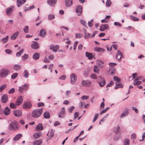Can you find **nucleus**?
<instances>
[{
  "instance_id": "obj_57",
  "label": "nucleus",
  "mask_w": 145,
  "mask_h": 145,
  "mask_svg": "<svg viewBox=\"0 0 145 145\" xmlns=\"http://www.w3.org/2000/svg\"><path fill=\"white\" fill-rule=\"evenodd\" d=\"M54 15L53 14H50L48 16V19L49 20H52L54 18Z\"/></svg>"
},
{
  "instance_id": "obj_5",
  "label": "nucleus",
  "mask_w": 145,
  "mask_h": 145,
  "mask_svg": "<svg viewBox=\"0 0 145 145\" xmlns=\"http://www.w3.org/2000/svg\"><path fill=\"white\" fill-rule=\"evenodd\" d=\"M70 78L71 84H74L77 79L76 75L75 74L72 73L70 75Z\"/></svg>"
},
{
  "instance_id": "obj_58",
  "label": "nucleus",
  "mask_w": 145,
  "mask_h": 145,
  "mask_svg": "<svg viewBox=\"0 0 145 145\" xmlns=\"http://www.w3.org/2000/svg\"><path fill=\"white\" fill-rule=\"evenodd\" d=\"M89 98V96L83 95L81 97V99L83 100L87 99Z\"/></svg>"
},
{
  "instance_id": "obj_51",
  "label": "nucleus",
  "mask_w": 145,
  "mask_h": 145,
  "mask_svg": "<svg viewBox=\"0 0 145 145\" xmlns=\"http://www.w3.org/2000/svg\"><path fill=\"white\" fill-rule=\"evenodd\" d=\"M24 76L25 77L27 78L29 76V73L27 70H25L24 71Z\"/></svg>"
},
{
  "instance_id": "obj_10",
  "label": "nucleus",
  "mask_w": 145,
  "mask_h": 145,
  "mask_svg": "<svg viewBox=\"0 0 145 145\" xmlns=\"http://www.w3.org/2000/svg\"><path fill=\"white\" fill-rule=\"evenodd\" d=\"M82 85L85 86H91V82L88 80H83L81 82Z\"/></svg>"
},
{
  "instance_id": "obj_9",
  "label": "nucleus",
  "mask_w": 145,
  "mask_h": 145,
  "mask_svg": "<svg viewBox=\"0 0 145 145\" xmlns=\"http://www.w3.org/2000/svg\"><path fill=\"white\" fill-rule=\"evenodd\" d=\"M14 8L13 6H10L6 9V14L7 15H10L12 14L13 10Z\"/></svg>"
},
{
  "instance_id": "obj_7",
  "label": "nucleus",
  "mask_w": 145,
  "mask_h": 145,
  "mask_svg": "<svg viewBox=\"0 0 145 145\" xmlns=\"http://www.w3.org/2000/svg\"><path fill=\"white\" fill-rule=\"evenodd\" d=\"M124 57L122 55L121 52L119 50H118L117 52L116 58L118 59V61L120 62L121 61V59Z\"/></svg>"
},
{
  "instance_id": "obj_56",
  "label": "nucleus",
  "mask_w": 145,
  "mask_h": 145,
  "mask_svg": "<svg viewBox=\"0 0 145 145\" xmlns=\"http://www.w3.org/2000/svg\"><path fill=\"white\" fill-rule=\"evenodd\" d=\"M90 77L91 78L97 79V75L94 73L92 74L90 76Z\"/></svg>"
},
{
  "instance_id": "obj_50",
  "label": "nucleus",
  "mask_w": 145,
  "mask_h": 145,
  "mask_svg": "<svg viewBox=\"0 0 145 145\" xmlns=\"http://www.w3.org/2000/svg\"><path fill=\"white\" fill-rule=\"evenodd\" d=\"M99 114H95V116L93 118V123L96 121V120L99 117Z\"/></svg>"
},
{
  "instance_id": "obj_1",
  "label": "nucleus",
  "mask_w": 145,
  "mask_h": 145,
  "mask_svg": "<svg viewBox=\"0 0 145 145\" xmlns=\"http://www.w3.org/2000/svg\"><path fill=\"white\" fill-rule=\"evenodd\" d=\"M19 129L18 123L16 121L11 122L9 125V129L10 130H17Z\"/></svg>"
},
{
  "instance_id": "obj_22",
  "label": "nucleus",
  "mask_w": 145,
  "mask_h": 145,
  "mask_svg": "<svg viewBox=\"0 0 145 145\" xmlns=\"http://www.w3.org/2000/svg\"><path fill=\"white\" fill-rule=\"evenodd\" d=\"M73 0H65V2L66 6L69 7L72 4Z\"/></svg>"
},
{
  "instance_id": "obj_27",
  "label": "nucleus",
  "mask_w": 145,
  "mask_h": 145,
  "mask_svg": "<svg viewBox=\"0 0 145 145\" xmlns=\"http://www.w3.org/2000/svg\"><path fill=\"white\" fill-rule=\"evenodd\" d=\"M22 136V135L21 134H18L14 138L13 140L15 141L18 140L21 138Z\"/></svg>"
},
{
  "instance_id": "obj_3",
  "label": "nucleus",
  "mask_w": 145,
  "mask_h": 145,
  "mask_svg": "<svg viewBox=\"0 0 145 145\" xmlns=\"http://www.w3.org/2000/svg\"><path fill=\"white\" fill-rule=\"evenodd\" d=\"M9 71L6 68L2 69L0 71V77L5 78L9 74Z\"/></svg>"
},
{
  "instance_id": "obj_32",
  "label": "nucleus",
  "mask_w": 145,
  "mask_h": 145,
  "mask_svg": "<svg viewBox=\"0 0 145 145\" xmlns=\"http://www.w3.org/2000/svg\"><path fill=\"white\" fill-rule=\"evenodd\" d=\"M18 34V31L16 32V33L14 34H13L11 37L10 39L12 40L15 39L17 37Z\"/></svg>"
},
{
  "instance_id": "obj_6",
  "label": "nucleus",
  "mask_w": 145,
  "mask_h": 145,
  "mask_svg": "<svg viewBox=\"0 0 145 145\" xmlns=\"http://www.w3.org/2000/svg\"><path fill=\"white\" fill-rule=\"evenodd\" d=\"M98 83L101 87H103L105 84V79L101 76L99 77V80Z\"/></svg>"
},
{
  "instance_id": "obj_38",
  "label": "nucleus",
  "mask_w": 145,
  "mask_h": 145,
  "mask_svg": "<svg viewBox=\"0 0 145 145\" xmlns=\"http://www.w3.org/2000/svg\"><path fill=\"white\" fill-rule=\"evenodd\" d=\"M39 57V54L37 53H35L33 56V58L35 60H37Z\"/></svg>"
},
{
  "instance_id": "obj_53",
  "label": "nucleus",
  "mask_w": 145,
  "mask_h": 145,
  "mask_svg": "<svg viewBox=\"0 0 145 145\" xmlns=\"http://www.w3.org/2000/svg\"><path fill=\"white\" fill-rule=\"evenodd\" d=\"M80 22L81 24L84 25L85 27H87V24L86 22L84 20H80Z\"/></svg>"
},
{
  "instance_id": "obj_15",
  "label": "nucleus",
  "mask_w": 145,
  "mask_h": 145,
  "mask_svg": "<svg viewBox=\"0 0 145 145\" xmlns=\"http://www.w3.org/2000/svg\"><path fill=\"white\" fill-rule=\"evenodd\" d=\"M31 48L33 49H36L39 48V44L38 43L34 41L31 45Z\"/></svg>"
},
{
  "instance_id": "obj_23",
  "label": "nucleus",
  "mask_w": 145,
  "mask_h": 145,
  "mask_svg": "<svg viewBox=\"0 0 145 145\" xmlns=\"http://www.w3.org/2000/svg\"><path fill=\"white\" fill-rule=\"evenodd\" d=\"M42 135V133L40 132H39L34 133L33 135L35 139H37L40 137Z\"/></svg>"
},
{
  "instance_id": "obj_33",
  "label": "nucleus",
  "mask_w": 145,
  "mask_h": 145,
  "mask_svg": "<svg viewBox=\"0 0 145 145\" xmlns=\"http://www.w3.org/2000/svg\"><path fill=\"white\" fill-rule=\"evenodd\" d=\"M8 36H7L6 37L3 38L1 40V42L3 43H5L7 42L8 39Z\"/></svg>"
},
{
  "instance_id": "obj_14",
  "label": "nucleus",
  "mask_w": 145,
  "mask_h": 145,
  "mask_svg": "<svg viewBox=\"0 0 145 145\" xmlns=\"http://www.w3.org/2000/svg\"><path fill=\"white\" fill-rule=\"evenodd\" d=\"M59 46L57 45H54L52 44L50 45V48L54 52H56L59 49Z\"/></svg>"
},
{
  "instance_id": "obj_35",
  "label": "nucleus",
  "mask_w": 145,
  "mask_h": 145,
  "mask_svg": "<svg viewBox=\"0 0 145 145\" xmlns=\"http://www.w3.org/2000/svg\"><path fill=\"white\" fill-rule=\"evenodd\" d=\"M112 69H114L112 70L110 68L109 70L108 71V73L109 74L113 75L115 73V70L114 68H111Z\"/></svg>"
},
{
  "instance_id": "obj_61",
  "label": "nucleus",
  "mask_w": 145,
  "mask_h": 145,
  "mask_svg": "<svg viewBox=\"0 0 145 145\" xmlns=\"http://www.w3.org/2000/svg\"><path fill=\"white\" fill-rule=\"evenodd\" d=\"M111 3V1L110 0H107L106 3V6L109 7Z\"/></svg>"
},
{
  "instance_id": "obj_12",
  "label": "nucleus",
  "mask_w": 145,
  "mask_h": 145,
  "mask_svg": "<svg viewBox=\"0 0 145 145\" xmlns=\"http://www.w3.org/2000/svg\"><path fill=\"white\" fill-rule=\"evenodd\" d=\"M76 12L77 15L80 16L82 13V7L80 5L78 6L76 8Z\"/></svg>"
},
{
  "instance_id": "obj_49",
  "label": "nucleus",
  "mask_w": 145,
  "mask_h": 145,
  "mask_svg": "<svg viewBox=\"0 0 145 145\" xmlns=\"http://www.w3.org/2000/svg\"><path fill=\"white\" fill-rule=\"evenodd\" d=\"M130 17L131 19L135 21H139V19L138 18L134 17L132 15H131Z\"/></svg>"
},
{
  "instance_id": "obj_46",
  "label": "nucleus",
  "mask_w": 145,
  "mask_h": 145,
  "mask_svg": "<svg viewBox=\"0 0 145 145\" xmlns=\"http://www.w3.org/2000/svg\"><path fill=\"white\" fill-rule=\"evenodd\" d=\"M84 33L85 36H84V38L85 39H87L89 37H91L89 33H87L86 31H84Z\"/></svg>"
},
{
  "instance_id": "obj_20",
  "label": "nucleus",
  "mask_w": 145,
  "mask_h": 145,
  "mask_svg": "<svg viewBox=\"0 0 145 145\" xmlns=\"http://www.w3.org/2000/svg\"><path fill=\"white\" fill-rule=\"evenodd\" d=\"M42 142V141L41 139H39L38 140H35L33 142V145H41Z\"/></svg>"
},
{
  "instance_id": "obj_45",
  "label": "nucleus",
  "mask_w": 145,
  "mask_h": 145,
  "mask_svg": "<svg viewBox=\"0 0 145 145\" xmlns=\"http://www.w3.org/2000/svg\"><path fill=\"white\" fill-rule=\"evenodd\" d=\"M6 86L7 85L6 84H4L0 86V92H2L6 88Z\"/></svg>"
},
{
  "instance_id": "obj_11",
  "label": "nucleus",
  "mask_w": 145,
  "mask_h": 145,
  "mask_svg": "<svg viewBox=\"0 0 145 145\" xmlns=\"http://www.w3.org/2000/svg\"><path fill=\"white\" fill-rule=\"evenodd\" d=\"M23 101V97L20 96H19L18 98L16 101L15 103L17 105V106H19L21 105Z\"/></svg>"
},
{
  "instance_id": "obj_30",
  "label": "nucleus",
  "mask_w": 145,
  "mask_h": 145,
  "mask_svg": "<svg viewBox=\"0 0 145 145\" xmlns=\"http://www.w3.org/2000/svg\"><path fill=\"white\" fill-rule=\"evenodd\" d=\"M97 64L100 68H102L104 65L103 62L101 60L97 61Z\"/></svg>"
},
{
  "instance_id": "obj_54",
  "label": "nucleus",
  "mask_w": 145,
  "mask_h": 145,
  "mask_svg": "<svg viewBox=\"0 0 145 145\" xmlns=\"http://www.w3.org/2000/svg\"><path fill=\"white\" fill-rule=\"evenodd\" d=\"M18 73H15L13 74L11 76V78L12 79H15L18 75Z\"/></svg>"
},
{
  "instance_id": "obj_43",
  "label": "nucleus",
  "mask_w": 145,
  "mask_h": 145,
  "mask_svg": "<svg viewBox=\"0 0 145 145\" xmlns=\"http://www.w3.org/2000/svg\"><path fill=\"white\" fill-rule=\"evenodd\" d=\"M28 55L25 54L24 56H22V59L23 61H24L28 59Z\"/></svg>"
},
{
  "instance_id": "obj_40",
  "label": "nucleus",
  "mask_w": 145,
  "mask_h": 145,
  "mask_svg": "<svg viewBox=\"0 0 145 145\" xmlns=\"http://www.w3.org/2000/svg\"><path fill=\"white\" fill-rule=\"evenodd\" d=\"M116 86L114 88L115 89H117L119 88H122L123 87L122 84H119L118 82H116Z\"/></svg>"
},
{
  "instance_id": "obj_19",
  "label": "nucleus",
  "mask_w": 145,
  "mask_h": 145,
  "mask_svg": "<svg viewBox=\"0 0 145 145\" xmlns=\"http://www.w3.org/2000/svg\"><path fill=\"white\" fill-rule=\"evenodd\" d=\"M26 0H17V5L18 7H20L21 5L26 2Z\"/></svg>"
},
{
  "instance_id": "obj_47",
  "label": "nucleus",
  "mask_w": 145,
  "mask_h": 145,
  "mask_svg": "<svg viewBox=\"0 0 145 145\" xmlns=\"http://www.w3.org/2000/svg\"><path fill=\"white\" fill-rule=\"evenodd\" d=\"M130 141L128 139H126L124 142V145H129Z\"/></svg>"
},
{
  "instance_id": "obj_26",
  "label": "nucleus",
  "mask_w": 145,
  "mask_h": 145,
  "mask_svg": "<svg viewBox=\"0 0 145 145\" xmlns=\"http://www.w3.org/2000/svg\"><path fill=\"white\" fill-rule=\"evenodd\" d=\"M46 34V31L43 29H42L40 31V35L42 37H45Z\"/></svg>"
},
{
  "instance_id": "obj_2",
  "label": "nucleus",
  "mask_w": 145,
  "mask_h": 145,
  "mask_svg": "<svg viewBox=\"0 0 145 145\" xmlns=\"http://www.w3.org/2000/svg\"><path fill=\"white\" fill-rule=\"evenodd\" d=\"M42 108L41 109H37L34 110L32 113V116L34 118H38L40 116L42 113Z\"/></svg>"
},
{
  "instance_id": "obj_64",
  "label": "nucleus",
  "mask_w": 145,
  "mask_h": 145,
  "mask_svg": "<svg viewBox=\"0 0 145 145\" xmlns=\"http://www.w3.org/2000/svg\"><path fill=\"white\" fill-rule=\"evenodd\" d=\"M78 41H76L74 43L73 46L74 50H75L76 48L77 45L78 44Z\"/></svg>"
},
{
  "instance_id": "obj_52",
  "label": "nucleus",
  "mask_w": 145,
  "mask_h": 145,
  "mask_svg": "<svg viewBox=\"0 0 145 145\" xmlns=\"http://www.w3.org/2000/svg\"><path fill=\"white\" fill-rule=\"evenodd\" d=\"M23 51L24 50L23 49H22L20 52H18L16 53V56L18 57L20 56L23 52Z\"/></svg>"
},
{
  "instance_id": "obj_8",
  "label": "nucleus",
  "mask_w": 145,
  "mask_h": 145,
  "mask_svg": "<svg viewBox=\"0 0 145 145\" xmlns=\"http://www.w3.org/2000/svg\"><path fill=\"white\" fill-rule=\"evenodd\" d=\"M65 109L64 107H62L59 113L58 117L59 118H63L65 115Z\"/></svg>"
},
{
  "instance_id": "obj_62",
  "label": "nucleus",
  "mask_w": 145,
  "mask_h": 145,
  "mask_svg": "<svg viewBox=\"0 0 145 145\" xmlns=\"http://www.w3.org/2000/svg\"><path fill=\"white\" fill-rule=\"evenodd\" d=\"M75 107L73 106H72L71 107H69V111L70 113H71L73 110L74 109Z\"/></svg>"
},
{
  "instance_id": "obj_63",
  "label": "nucleus",
  "mask_w": 145,
  "mask_h": 145,
  "mask_svg": "<svg viewBox=\"0 0 145 145\" xmlns=\"http://www.w3.org/2000/svg\"><path fill=\"white\" fill-rule=\"evenodd\" d=\"M14 88H12L8 91V93L9 94H12L14 93Z\"/></svg>"
},
{
  "instance_id": "obj_36",
  "label": "nucleus",
  "mask_w": 145,
  "mask_h": 145,
  "mask_svg": "<svg viewBox=\"0 0 145 145\" xmlns=\"http://www.w3.org/2000/svg\"><path fill=\"white\" fill-rule=\"evenodd\" d=\"M54 131L52 130H51L50 131H49L48 133L47 134V135H49V136H50V137L49 139H50L54 136Z\"/></svg>"
},
{
  "instance_id": "obj_60",
  "label": "nucleus",
  "mask_w": 145,
  "mask_h": 145,
  "mask_svg": "<svg viewBox=\"0 0 145 145\" xmlns=\"http://www.w3.org/2000/svg\"><path fill=\"white\" fill-rule=\"evenodd\" d=\"M93 20H91L90 21H89L88 22V25L89 27H91L93 25Z\"/></svg>"
},
{
  "instance_id": "obj_18",
  "label": "nucleus",
  "mask_w": 145,
  "mask_h": 145,
  "mask_svg": "<svg viewBox=\"0 0 145 145\" xmlns=\"http://www.w3.org/2000/svg\"><path fill=\"white\" fill-rule=\"evenodd\" d=\"M108 28V26L107 24H103L101 26L99 30L101 31H104L105 30L107 29Z\"/></svg>"
},
{
  "instance_id": "obj_24",
  "label": "nucleus",
  "mask_w": 145,
  "mask_h": 145,
  "mask_svg": "<svg viewBox=\"0 0 145 145\" xmlns=\"http://www.w3.org/2000/svg\"><path fill=\"white\" fill-rule=\"evenodd\" d=\"M57 0H48L47 2L49 5L51 6H53L56 3Z\"/></svg>"
},
{
  "instance_id": "obj_41",
  "label": "nucleus",
  "mask_w": 145,
  "mask_h": 145,
  "mask_svg": "<svg viewBox=\"0 0 145 145\" xmlns=\"http://www.w3.org/2000/svg\"><path fill=\"white\" fill-rule=\"evenodd\" d=\"M13 68L14 70L17 71L20 69L21 67L19 65H14Z\"/></svg>"
},
{
  "instance_id": "obj_29",
  "label": "nucleus",
  "mask_w": 145,
  "mask_h": 145,
  "mask_svg": "<svg viewBox=\"0 0 145 145\" xmlns=\"http://www.w3.org/2000/svg\"><path fill=\"white\" fill-rule=\"evenodd\" d=\"M94 50L95 51L97 52H103L105 50L103 48L98 47H95Z\"/></svg>"
},
{
  "instance_id": "obj_37",
  "label": "nucleus",
  "mask_w": 145,
  "mask_h": 145,
  "mask_svg": "<svg viewBox=\"0 0 145 145\" xmlns=\"http://www.w3.org/2000/svg\"><path fill=\"white\" fill-rule=\"evenodd\" d=\"M93 71L95 72L97 74H99V69L97 65H95L94 66Z\"/></svg>"
},
{
  "instance_id": "obj_17",
  "label": "nucleus",
  "mask_w": 145,
  "mask_h": 145,
  "mask_svg": "<svg viewBox=\"0 0 145 145\" xmlns=\"http://www.w3.org/2000/svg\"><path fill=\"white\" fill-rule=\"evenodd\" d=\"M10 111L8 107H6L3 110V114L6 116H7L10 114Z\"/></svg>"
},
{
  "instance_id": "obj_44",
  "label": "nucleus",
  "mask_w": 145,
  "mask_h": 145,
  "mask_svg": "<svg viewBox=\"0 0 145 145\" xmlns=\"http://www.w3.org/2000/svg\"><path fill=\"white\" fill-rule=\"evenodd\" d=\"M128 113V110H127V111L124 112H123L120 116V118H122L123 117H125L127 115Z\"/></svg>"
},
{
  "instance_id": "obj_42",
  "label": "nucleus",
  "mask_w": 145,
  "mask_h": 145,
  "mask_svg": "<svg viewBox=\"0 0 145 145\" xmlns=\"http://www.w3.org/2000/svg\"><path fill=\"white\" fill-rule=\"evenodd\" d=\"M17 105L13 103H11L10 104V106L11 108L14 109L17 107Z\"/></svg>"
},
{
  "instance_id": "obj_48",
  "label": "nucleus",
  "mask_w": 145,
  "mask_h": 145,
  "mask_svg": "<svg viewBox=\"0 0 145 145\" xmlns=\"http://www.w3.org/2000/svg\"><path fill=\"white\" fill-rule=\"evenodd\" d=\"M24 32L25 33H27L29 32V27L28 26H25L23 29Z\"/></svg>"
},
{
  "instance_id": "obj_16",
  "label": "nucleus",
  "mask_w": 145,
  "mask_h": 145,
  "mask_svg": "<svg viewBox=\"0 0 145 145\" xmlns=\"http://www.w3.org/2000/svg\"><path fill=\"white\" fill-rule=\"evenodd\" d=\"M28 86L26 84H24L19 87V90L20 93H22L24 90H25L26 88H28Z\"/></svg>"
},
{
  "instance_id": "obj_55",
  "label": "nucleus",
  "mask_w": 145,
  "mask_h": 145,
  "mask_svg": "<svg viewBox=\"0 0 145 145\" xmlns=\"http://www.w3.org/2000/svg\"><path fill=\"white\" fill-rule=\"evenodd\" d=\"M109 109V108L107 107L105 109L103 110L102 111H101L100 113V114L101 115L102 114H103L106 112Z\"/></svg>"
},
{
  "instance_id": "obj_4",
  "label": "nucleus",
  "mask_w": 145,
  "mask_h": 145,
  "mask_svg": "<svg viewBox=\"0 0 145 145\" xmlns=\"http://www.w3.org/2000/svg\"><path fill=\"white\" fill-rule=\"evenodd\" d=\"M32 105L31 103L28 102H24L22 105V107L26 109H29L31 108Z\"/></svg>"
},
{
  "instance_id": "obj_25",
  "label": "nucleus",
  "mask_w": 145,
  "mask_h": 145,
  "mask_svg": "<svg viewBox=\"0 0 145 145\" xmlns=\"http://www.w3.org/2000/svg\"><path fill=\"white\" fill-rule=\"evenodd\" d=\"M36 129H37V130H36V131H39L42 130L43 129L42 124L41 123L38 124L36 127Z\"/></svg>"
},
{
  "instance_id": "obj_39",
  "label": "nucleus",
  "mask_w": 145,
  "mask_h": 145,
  "mask_svg": "<svg viewBox=\"0 0 145 145\" xmlns=\"http://www.w3.org/2000/svg\"><path fill=\"white\" fill-rule=\"evenodd\" d=\"M44 116L45 118H49L50 117L49 113L48 112H46L44 114Z\"/></svg>"
},
{
  "instance_id": "obj_31",
  "label": "nucleus",
  "mask_w": 145,
  "mask_h": 145,
  "mask_svg": "<svg viewBox=\"0 0 145 145\" xmlns=\"http://www.w3.org/2000/svg\"><path fill=\"white\" fill-rule=\"evenodd\" d=\"M113 131L115 133L120 132V127L119 126H117L115 127L113 129Z\"/></svg>"
},
{
  "instance_id": "obj_34",
  "label": "nucleus",
  "mask_w": 145,
  "mask_h": 145,
  "mask_svg": "<svg viewBox=\"0 0 145 145\" xmlns=\"http://www.w3.org/2000/svg\"><path fill=\"white\" fill-rule=\"evenodd\" d=\"M142 82L141 81L139 80L138 78H137L135 80L134 82L133 83V84L134 85L136 86L137 85H139Z\"/></svg>"
},
{
  "instance_id": "obj_21",
  "label": "nucleus",
  "mask_w": 145,
  "mask_h": 145,
  "mask_svg": "<svg viewBox=\"0 0 145 145\" xmlns=\"http://www.w3.org/2000/svg\"><path fill=\"white\" fill-rule=\"evenodd\" d=\"M8 99V96L6 94L3 95L1 98V101L3 103H6Z\"/></svg>"
},
{
  "instance_id": "obj_13",
  "label": "nucleus",
  "mask_w": 145,
  "mask_h": 145,
  "mask_svg": "<svg viewBox=\"0 0 145 145\" xmlns=\"http://www.w3.org/2000/svg\"><path fill=\"white\" fill-rule=\"evenodd\" d=\"M13 114L15 116L17 117H20L22 116V112L21 110H16L13 111Z\"/></svg>"
},
{
  "instance_id": "obj_28",
  "label": "nucleus",
  "mask_w": 145,
  "mask_h": 145,
  "mask_svg": "<svg viewBox=\"0 0 145 145\" xmlns=\"http://www.w3.org/2000/svg\"><path fill=\"white\" fill-rule=\"evenodd\" d=\"M86 56L89 59H91L94 57L92 53L86 52Z\"/></svg>"
},
{
  "instance_id": "obj_59",
  "label": "nucleus",
  "mask_w": 145,
  "mask_h": 145,
  "mask_svg": "<svg viewBox=\"0 0 145 145\" xmlns=\"http://www.w3.org/2000/svg\"><path fill=\"white\" fill-rule=\"evenodd\" d=\"M114 80L115 81H117L118 82H119L120 80L121 79L120 78H118L117 76H114Z\"/></svg>"
}]
</instances>
